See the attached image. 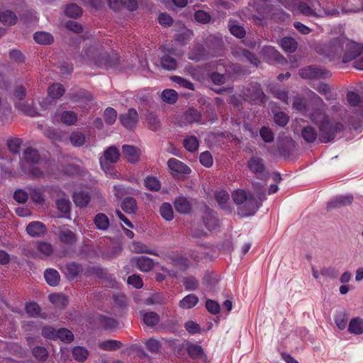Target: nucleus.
I'll return each mask as SVG.
<instances>
[{"label":"nucleus","mask_w":363,"mask_h":363,"mask_svg":"<svg viewBox=\"0 0 363 363\" xmlns=\"http://www.w3.org/2000/svg\"><path fill=\"white\" fill-rule=\"evenodd\" d=\"M301 135L306 142L313 143L316 140L318 134L315 128L307 125L303 128Z\"/></svg>","instance_id":"39"},{"label":"nucleus","mask_w":363,"mask_h":363,"mask_svg":"<svg viewBox=\"0 0 363 363\" xmlns=\"http://www.w3.org/2000/svg\"><path fill=\"white\" fill-rule=\"evenodd\" d=\"M162 67L167 70H174L177 67V62L174 57L169 55H164L161 58Z\"/></svg>","instance_id":"42"},{"label":"nucleus","mask_w":363,"mask_h":363,"mask_svg":"<svg viewBox=\"0 0 363 363\" xmlns=\"http://www.w3.org/2000/svg\"><path fill=\"white\" fill-rule=\"evenodd\" d=\"M207 57L208 52L201 44L196 45L189 54V58L196 62L206 60Z\"/></svg>","instance_id":"25"},{"label":"nucleus","mask_w":363,"mask_h":363,"mask_svg":"<svg viewBox=\"0 0 363 363\" xmlns=\"http://www.w3.org/2000/svg\"><path fill=\"white\" fill-rule=\"evenodd\" d=\"M91 196L89 192L80 191L73 194V201L76 206L81 208L86 207L89 203Z\"/></svg>","instance_id":"26"},{"label":"nucleus","mask_w":363,"mask_h":363,"mask_svg":"<svg viewBox=\"0 0 363 363\" xmlns=\"http://www.w3.org/2000/svg\"><path fill=\"white\" fill-rule=\"evenodd\" d=\"M122 153L125 159L130 164H136L139 162L142 154L141 150L133 145H123L122 146Z\"/></svg>","instance_id":"15"},{"label":"nucleus","mask_w":363,"mask_h":363,"mask_svg":"<svg viewBox=\"0 0 363 363\" xmlns=\"http://www.w3.org/2000/svg\"><path fill=\"white\" fill-rule=\"evenodd\" d=\"M17 16L14 12L6 10L0 13V22L5 26H13L16 23Z\"/></svg>","instance_id":"37"},{"label":"nucleus","mask_w":363,"mask_h":363,"mask_svg":"<svg viewBox=\"0 0 363 363\" xmlns=\"http://www.w3.org/2000/svg\"><path fill=\"white\" fill-rule=\"evenodd\" d=\"M25 310L30 317H36L40 312V307L35 302H30L26 304Z\"/></svg>","instance_id":"57"},{"label":"nucleus","mask_w":363,"mask_h":363,"mask_svg":"<svg viewBox=\"0 0 363 363\" xmlns=\"http://www.w3.org/2000/svg\"><path fill=\"white\" fill-rule=\"evenodd\" d=\"M215 199L221 208L228 211V212L232 211L231 208H230L228 205L230 196L229 194L226 191L221 190L216 192Z\"/></svg>","instance_id":"29"},{"label":"nucleus","mask_w":363,"mask_h":363,"mask_svg":"<svg viewBox=\"0 0 363 363\" xmlns=\"http://www.w3.org/2000/svg\"><path fill=\"white\" fill-rule=\"evenodd\" d=\"M21 144L22 140L20 138H11L7 141L8 147L13 154L19 153Z\"/></svg>","instance_id":"63"},{"label":"nucleus","mask_w":363,"mask_h":363,"mask_svg":"<svg viewBox=\"0 0 363 363\" xmlns=\"http://www.w3.org/2000/svg\"><path fill=\"white\" fill-rule=\"evenodd\" d=\"M120 156V151L116 146L108 147L104 152V157L100 158L101 168L104 170L106 169L114 170L113 167H109V164L116 163L119 160Z\"/></svg>","instance_id":"9"},{"label":"nucleus","mask_w":363,"mask_h":363,"mask_svg":"<svg viewBox=\"0 0 363 363\" xmlns=\"http://www.w3.org/2000/svg\"><path fill=\"white\" fill-rule=\"evenodd\" d=\"M122 342L116 340H108L99 343L100 349L105 351H114L122 347Z\"/></svg>","instance_id":"40"},{"label":"nucleus","mask_w":363,"mask_h":363,"mask_svg":"<svg viewBox=\"0 0 363 363\" xmlns=\"http://www.w3.org/2000/svg\"><path fill=\"white\" fill-rule=\"evenodd\" d=\"M61 121L67 125L74 124L77 121V115L72 111H65L61 113Z\"/></svg>","instance_id":"49"},{"label":"nucleus","mask_w":363,"mask_h":363,"mask_svg":"<svg viewBox=\"0 0 363 363\" xmlns=\"http://www.w3.org/2000/svg\"><path fill=\"white\" fill-rule=\"evenodd\" d=\"M135 263L137 267L145 272L151 271L155 266L152 259L145 256L135 257Z\"/></svg>","instance_id":"24"},{"label":"nucleus","mask_w":363,"mask_h":363,"mask_svg":"<svg viewBox=\"0 0 363 363\" xmlns=\"http://www.w3.org/2000/svg\"><path fill=\"white\" fill-rule=\"evenodd\" d=\"M138 114L137 111L130 108L125 113L119 116V121L124 128L128 130L133 129L138 123Z\"/></svg>","instance_id":"11"},{"label":"nucleus","mask_w":363,"mask_h":363,"mask_svg":"<svg viewBox=\"0 0 363 363\" xmlns=\"http://www.w3.org/2000/svg\"><path fill=\"white\" fill-rule=\"evenodd\" d=\"M184 147L189 152H195L199 150V142L195 135H188L183 140Z\"/></svg>","instance_id":"30"},{"label":"nucleus","mask_w":363,"mask_h":363,"mask_svg":"<svg viewBox=\"0 0 363 363\" xmlns=\"http://www.w3.org/2000/svg\"><path fill=\"white\" fill-rule=\"evenodd\" d=\"M354 197L352 194L337 196L333 199L327 205V211H331L333 208H339L345 206L351 205Z\"/></svg>","instance_id":"16"},{"label":"nucleus","mask_w":363,"mask_h":363,"mask_svg":"<svg viewBox=\"0 0 363 363\" xmlns=\"http://www.w3.org/2000/svg\"><path fill=\"white\" fill-rule=\"evenodd\" d=\"M245 95L248 99L255 104H264L267 101V96L262 89L261 85L257 82H252L245 89Z\"/></svg>","instance_id":"8"},{"label":"nucleus","mask_w":363,"mask_h":363,"mask_svg":"<svg viewBox=\"0 0 363 363\" xmlns=\"http://www.w3.org/2000/svg\"><path fill=\"white\" fill-rule=\"evenodd\" d=\"M69 140L74 147H81L84 145L86 138L84 133L79 131H73L69 135Z\"/></svg>","instance_id":"44"},{"label":"nucleus","mask_w":363,"mask_h":363,"mask_svg":"<svg viewBox=\"0 0 363 363\" xmlns=\"http://www.w3.org/2000/svg\"><path fill=\"white\" fill-rule=\"evenodd\" d=\"M121 208L126 213H135L137 209L136 200L131 196L125 197L122 201Z\"/></svg>","instance_id":"36"},{"label":"nucleus","mask_w":363,"mask_h":363,"mask_svg":"<svg viewBox=\"0 0 363 363\" xmlns=\"http://www.w3.org/2000/svg\"><path fill=\"white\" fill-rule=\"evenodd\" d=\"M74 358L79 362H84L89 354L88 350L82 347H75L72 350Z\"/></svg>","instance_id":"53"},{"label":"nucleus","mask_w":363,"mask_h":363,"mask_svg":"<svg viewBox=\"0 0 363 363\" xmlns=\"http://www.w3.org/2000/svg\"><path fill=\"white\" fill-rule=\"evenodd\" d=\"M363 52V45L351 41L348 39L345 41L344 51L341 62L347 63L354 60Z\"/></svg>","instance_id":"7"},{"label":"nucleus","mask_w":363,"mask_h":363,"mask_svg":"<svg viewBox=\"0 0 363 363\" xmlns=\"http://www.w3.org/2000/svg\"><path fill=\"white\" fill-rule=\"evenodd\" d=\"M23 162L33 165L38 164L40 160V155L36 149L28 147L26 148L22 155Z\"/></svg>","instance_id":"21"},{"label":"nucleus","mask_w":363,"mask_h":363,"mask_svg":"<svg viewBox=\"0 0 363 363\" xmlns=\"http://www.w3.org/2000/svg\"><path fill=\"white\" fill-rule=\"evenodd\" d=\"M349 314L345 311H340L335 315V323L340 330H344L347 327Z\"/></svg>","instance_id":"46"},{"label":"nucleus","mask_w":363,"mask_h":363,"mask_svg":"<svg viewBox=\"0 0 363 363\" xmlns=\"http://www.w3.org/2000/svg\"><path fill=\"white\" fill-rule=\"evenodd\" d=\"M167 166L171 171L178 174H189L191 172L187 164L174 157L168 160Z\"/></svg>","instance_id":"19"},{"label":"nucleus","mask_w":363,"mask_h":363,"mask_svg":"<svg viewBox=\"0 0 363 363\" xmlns=\"http://www.w3.org/2000/svg\"><path fill=\"white\" fill-rule=\"evenodd\" d=\"M281 46L286 52L292 53L295 51V40L291 37H285L281 40Z\"/></svg>","instance_id":"52"},{"label":"nucleus","mask_w":363,"mask_h":363,"mask_svg":"<svg viewBox=\"0 0 363 363\" xmlns=\"http://www.w3.org/2000/svg\"><path fill=\"white\" fill-rule=\"evenodd\" d=\"M263 51L269 63L284 65L286 62L285 58L273 47H265Z\"/></svg>","instance_id":"20"},{"label":"nucleus","mask_w":363,"mask_h":363,"mask_svg":"<svg viewBox=\"0 0 363 363\" xmlns=\"http://www.w3.org/2000/svg\"><path fill=\"white\" fill-rule=\"evenodd\" d=\"M160 213L165 220L170 221L174 218L173 208L169 203H162L160 207Z\"/></svg>","instance_id":"43"},{"label":"nucleus","mask_w":363,"mask_h":363,"mask_svg":"<svg viewBox=\"0 0 363 363\" xmlns=\"http://www.w3.org/2000/svg\"><path fill=\"white\" fill-rule=\"evenodd\" d=\"M171 79L172 80V82H175L176 84H179V86L184 88L188 89L189 90H194V84L186 79H184L179 76H173L171 77Z\"/></svg>","instance_id":"60"},{"label":"nucleus","mask_w":363,"mask_h":363,"mask_svg":"<svg viewBox=\"0 0 363 363\" xmlns=\"http://www.w3.org/2000/svg\"><path fill=\"white\" fill-rule=\"evenodd\" d=\"M99 323L101 325V326L105 329L116 328L118 325V323L116 319L110 317H106L105 315H101L99 317Z\"/></svg>","instance_id":"51"},{"label":"nucleus","mask_w":363,"mask_h":363,"mask_svg":"<svg viewBox=\"0 0 363 363\" xmlns=\"http://www.w3.org/2000/svg\"><path fill=\"white\" fill-rule=\"evenodd\" d=\"M38 250L46 257L51 255L53 252L52 245L50 243L46 242H38Z\"/></svg>","instance_id":"64"},{"label":"nucleus","mask_w":363,"mask_h":363,"mask_svg":"<svg viewBox=\"0 0 363 363\" xmlns=\"http://www.w3.org/2000/svg\"><path fill=\"white\" fill-rule=\"evenodd\" d=\"M228 27L230 33L238 38H243L246 35L245 28L240 25L238 22L233 18H230L228 21Z\"/></svg>","instance_id":"22"},{"label":"nucleus","mask_w":363,"mask_h":363,"mask_svg":"<svg viewBox=\"0 0 363 363\" xmlns=\"http://www.w3.org/2000/svg\"><path fill=\"white\" fill-rule=\"evenodd\" d=\"M42 335L50 340H57V330L50 325L44 326L42 328Z\"/></svg>","instance_id":"61"},{"label":"nucleus","mask_w":363,"mask_h":363,"mask_svg":"<svg viewBox=\"0 0 363 363\" xmlns=\"http://www.w3.org/2000/svg\"><path fill=\"white\" fill-rule=\"evenodd\" d=\"M82 13V8L76 4H68L65 9V15L73 18L80 16Z\"/></svg>","instance_id":"47"},{"label":"nucleus","mask_w":363,"mask_h":363,"mask_svg":"<svg viewBox=\"0 0 363 363\" xmlns=\"http://www.w3.org/2000/svg\"><path fill=\"white\" fill-rule=\"evenodd\" d=\"M299 76L306 79H328L331 77V72L317 65H311L303 67L298 71Z\"/></svg>","instance_id":"5"},{"label":"nucleus","mask_w":363,"mask_h":363,"mask_svg":"<svg viewBox=\"0 0 363 363\" xmlns=\"http://www.w3.org/2000/svg\"><path fill=\"white\" fill-rule=\"evenodd\" d=\"M199 162L205 167L209 168L213 164V159L209 151H205L200 154Z\"/></svg>","instance_id":"58"},{"label":"nucleus","mask_w":363,"mask_h":363,"mask_svg":"<svg viewBox=\"0 0 363 363\" xmlns=\"http://www.w3.org/2000/svg\"><path fill=\"white\" fill-rule=\"evenodd\" d=\"M69 280H74L83 272L82 265L75 262L67 263L61 269Z\"/></svg>","instance_id":"18"},{"label":"nucleus","mask_w":363,"mask_h":363,"mask_svg":"<svg viewBox=\"0 0 363 363\" xmlns=\"http://www.w3.org/2000/svg\"><path fill=\"white\" fill-rule=\"evenodd\" d=\"M57 235L58 240L69 247L74 246L77 242L76 233L67 228H59Z\"/></svg>","instance_id":"13"},{"label":"nucleus","mask_w":363,"mask_h":363,"mask_svg":"<svg viewBox=\"0 0 363 363\" xmlns=\"http://www.w3.org/2000/svg\"><path fill=\"white\" fill-rule=\"evenodd\" d=\"M57 339L69 343L74 340V335L68 329L60 328L57 330Z\"/></svg>","instance_id":"59"},{"label":"nucleus","mask_w":363,"mask_h":363,"mask_svg":"<svg viewBox=\"0 0 363 363\" xmlns=\"http://www.w3.org/2000/svg\"><path fill=\"white\" fill-rule=\"evenodd\" d=\"M201 121V113L194 108H189L180 116L179 125L185 126L194 123H199Z\"/></svg>","instance_id":"14"},{"label":"nucleus","mask_w":363,"mask_h":363,"mask_svg":"<svg viewBox=\"0 0 363 363\" xmlns=\"http://www.w3.org/2000/svg\"><path fill=\"white\" fill-rule=\"evenodd\" d=\"M189 356L194 360V363H209L203 347L194 343H189L186 347Z\"/></svg>","instance_id":"10"},{"label":"nucleus","mask_w":363,"mask_h":363,"mask_svg":"<svg viewBox=\"0 0 363 363\" xmlns=\"http://www.w3.org/2000/svg\"><path fill=\"white\" fill-rule=\"evenodd\" d=\"M345 38H335L324 44L318 52L330 60L339 61L342 59L345 45Z\"/></svg>","instance_id":"4"},{"label":"nucleus","mask_w":363,"mask_h":363,"mask_svg":"<svg viewBox=\"0 0 363 363\" xmlns=\"http://www.w3.org/2000/svg\"><path fill=\"white\" fill-rule=\"evenodd\" d=\"M145 186L150 191H158L161 188L160 180L153 176H147L144 179Z\"/></svg>","instance_id":"41"},{"label":"nucleus","mask_w":363,"mask_h":363,"mask_svg":"<svg viewBox=\"0 0 363 363\" xmlns=\"http://www.w3.org/2000/svg\"><path fill=\"white\" fill-rule=\"evenodd\" d=\"M56 206L59 211L65 215L69 214L71 203L68 199H60L56 201Z\"/></svg>","instance_id":"50"},{"label":"nucleus","mask_w":363,"mask_h":363,"mask_svg":"<svg viewBox=\"0 0 363 363\" xmlns=\"http://www.w3.org/2000/svg\"><path fill=\"white\" fill-rule=\"evenodd\" d=\"M133 251L135 253L149 254L155 256L159 255L155 251L151 250L147 245L142 242L134 241L132 245Z\"/></svg>","instance_id":"33"},{"label":"nucleus","mask_w":363,"mask_h":363,"mask_svg":"<svg viewBox=\"0 0 363 363\" xmlns=\"http://www.w3.org/2000/svg\"><path fill=\"white\" fill-rule=\"evenodd\" d=\"M348 331L351 334L362 335L363 333V318L360 317L352 318L349 323Z\"/></svg>","instance_id":"27"},{"label":"nucleus","mask_w":363,"mask_h":363,"mask_svg":"<svg viewBox=\"0 0 363 363\" xmlns=\"http://www.w3.org/2000/svg\"><path fill=\"white\" fill-rule=\"evenodd\" d=\"M247 167L251 172L257 175V178L265 179L267 177V173L265 171V167L262 158L258 157H251L247 162Z\"/></svg>","instance_id":"12"},{"label":"nucleus","mask_w":363,"mask_h":363,"mask_svg":"<svg viewBox=\"0 0 363 363\" xmlns=\"http://www.w3.org/2000/svg\"><path fill=\"white\" fill-rule=\"evenodd\" d=\"M161 98L163 101L169 104H173L177 101L178 94L174 89H164L162 92Z\"/></svg>","instance_id":"48"},{"label":"nucleus","mask_w":363,"mask_h":363,"mask_svg":"<svg viewBox=\"0 0 363 363\" xmlns=\"http://www.w3.org/2000/svg\"><path fill=\"white\" fill-rule=\"evenodd\" d=\"M29 195L31 200L38 204L44 203L45 199L43 197L44 189L37 186H30L28 188Z\"/></svg>","instance_id":"32"},{"label":"nucleus","mask_w":363,"mask_h":363,"mask_svg":"<svg viewBox=\"0 0 363 363\" xmlns=\"http://www.w3.org/2000/svg\"><path fill=\"white\" fill-rule=\"evenodd\" d=\"M262 199L256 198L252 194H248L246 200L238 208V213L242 216H253L262 205Z\"/></svg>","instance_id":"6"},{"label":"nucleus","mask_w":363,"mask_h":363,"mask_svg":"<svg viewBox=\"0 0 363 363\" xmlns=\"http://www.w3.org/2000/svg\"><path fill=\"white\" fill-rule=\"evenodd\" d=\"M44 277L47 284L51 286H57L60 283V275L56 269H47L44 272Z\"/></svg>","instance_id":"28"},{"label":"nucleus","mask_w":363,"mask_h":363,"mask_svg":"<svg viewBox=\"0 0 363 363\" xmlns=\"http://www.w3.org/2000/svg\"><path fill=\"white\" fill-rule=\"evenodd\" d=\"M199 302V298L194 294H189L184 297L179 303L180 308L190 309L194 307Z\"/></svg>","instance_id":"34"},{"label":"nucleus","mask_w":363,"mask_h":363,"mask_svg":"<svg viewBox=\"0 0 363 363\" xmlns=\"http://www.w3.org/2000/svg\"><path fill=\"white\" fill-rule=\"evenodd\" d=\"M32 353H33V355L38 360H40V361H45L48 357V352L47 350L44 347H41V346L35 347L33 349Z\"/></svg>","instance_id":"62"},{"label":"nucleus","mask_w":363,"mask_h":363,"mask_svg":"<svg viewBox=\"0 0 363 363\" xmlns=\"http://www.w3.org/2000/svg\"><path fill=\"white\" fill-rule=\"evenodd\" d=\"M104 118L108 125H113L117 118L116 111L111 107L106 108L104 111Z\"/></svg>","instance_id":"55"},{"label":"nucleus","mask_w":363,"mask_h":363,"mask_svg":"<svg viewBox=\"0 0 363 363\" xmlns=\"http://www.w3.org/2000/svg\"><path fill=\"white\" fill-rule=\"evenodd\" d=\"M259 135L262 139L267 143H272L274 139V134L272 130L266 126H263L259 130Z\"/></svg>","instance_id":"54"},{"label":"nucleus","mask_w":363,"mask_h":363,"mask_svg":"<svg viewBox=\"0 0 363 363\" xmlns=\"http://www.w3.org/2000/svg\"><path fill=\"white\" fill-rule=\"evenodd\" d=\"M94 222L96 228L101 230H106L109 227V219L103 213H97L94 217Z\"/></svg>","instance_id":"35"},{"label":"nucleus","mask_w":363,"mask_h":363,"mask_svg":"<svg viewBox=\"0 0 363 363\" xmlns=\"http://www.w3.org/2000/svg\"><path fill=\"white\" fill-rule=\"evenodd\" d=\"M34 40L38 44L50 45L54 41L53 36L45 31H38L33 35Z\"/></svg>","instance_id":"31"},{"label":"nucleus","mask_w":363,"mask_h":363,"mask_svg":"<svg viewBox=\"0 0 363 363\" xmlns=\"http://www.w3.org/2000/svg\"><path fill=\"white\" fill-rule=\"evenodd\" d=\"M176 211L182 214L189 213L191 211V203L185 197H178L174 201Z\"/></svg>","instance_id":"23"},{"label":"nucleus","mask_w":363,"mask_h":363,"mask_svg":"<svg viewBox=\"0 0 363 363\" xmlns=\"http://www.w3.org/2000/svg\"><path fill=\"white\" fill-rule=\"evenodd\" d=\"M250 6L259 14L254 17L260 21L270 18L275 21H285L289 18V15L282 10L277 9L274 11V8L269 0H252Z\"/></svg>","instance_id":"3"},{"label":"nucleus","mask_w":363,"mask_h":363,"mask_svg":"<svg viewBox=\"0 0 363 363\" xmlns=\"http://www.w3.org/2000/svg\"><path fill=\"white\" fill-rule=\"evenodd\" d=\"M82 63H91L99 67L105 68L115 66L118 61V55L115 52L108 53L103 52L102 47L100 48L96 45H90L82 50L79 56Z\"/></svg>","instance_id":"2"},{"label":"nucleus","mask_w":363,"mask_h":363,"mask_svg":"<svg viewBox=\"0 0 363 363\" xmlns=\"http://www.w3.org/2000/svg\"><path fill=\"white\" fill-rule=\"evenodd\" d=\"M307 96L311 100V108L307 106L303 99L296 98V111L308 116L313 123L318 124L319 140L321 143H327L333 140L336 135L344 130L343 124L330 121L326 114L327 106L317 94L308 89Z\"/></svg>","instance_id":"1"},{"label":"nucleus","mask_w":363,"mask_h":363,"mask_svg":"<svg viewBox=\"0 0 363 363\" xmlns=\"http://www.w3.org/2000/svg\"><path fill=\"white\" fill-rule=\"evenodd\" d=\"M144 323L150 327L157 325L160 322V315L155 312H147L143 314Z\"/></svg>","instance_id":"45"},{"label":"nucleus","mask_w":363,"mask_h":363,"mask_svg":"<svg viewBox=\"0 0 363 363\" xmlns=\"http://www.w3.org/2000/svg\"><path fill=\"white\" fill-rule=\"evenodd\" d=\"M274 121L277 125L284 127L289 121V116L283 111H279L274 115Z\"/></svg>","instance_id":"56"},{"label":"nucleus","mask_w":363,"mask_h":363,"mask_svg":"<svg viewBox=\"0 0 363 363\" xmlns=\"http://www.w3.org/2000/svg\"><path fill=\"white\" fill-rule=\"evenodd\" d=\"M65 89L60 83H54L48 89V93L52 99H57L63 96Z\"/></svg>","instance_id":"38"},{"label":"nucleus","mask_w":363,"mask_h":363,"mask_svg":"<svg viewBox=\"0 0 363 363\" xmlns=\"http://www.w3.org/2000/svg\"><path fill=\"white\" fill-rule=\"evenodd\" d=\"M47 231L46 225L40 221H32L26 227L27 233L33 238L43 237Z\"/></svg>","instance_id":"17"}]
</instances>
